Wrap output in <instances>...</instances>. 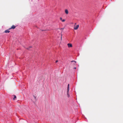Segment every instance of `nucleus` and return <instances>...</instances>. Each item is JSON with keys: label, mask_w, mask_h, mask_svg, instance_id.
Listing matches in <instances>:
<instances>
[{"label": "nucleus", "mask_w": 123, "mask_h": 123, "mask_svg": "<svg viewBox=\"0 0 123 123\" xmlns=\"http://www.w3.org/2000/svg\"><path fill=\"white\" fill-rule=\"evenodd\" d=\"M10 32V31H9V30L8 29L7 30H6L4 32L6 33H9Z\"/></svg>", "instance_id": "20e7f679"}, {"label": "nucleus", "mask_w": 123, "mask_h": 123, "mask_svg": "<svg viewBox=\"0 0 123 123\" xmlns=\"http://www.w3.org/2000/svg\"><path fill=\"white\" fill-rule=\"evenodd\" d=\"M58 62V60H56V61H55V62H56V63H57Z\"/></svg>", "instance_id": "ddd939ff"}, {"label": "nucleus", "mask_w": 123, "mask_h": 123, "mask_svg": "<svg viewBox=\"0 0 123 123\" xmlns=\"http://www.w3.org/2000/svg\"><path fill=\"white\" fill-rule=\"evenodd\" d=\"M75 62V63H76V62L75 61H71V62Z\"/></svg>", "instance_id": "9d476101"}, {"label": "nucleus", "mask_w": 123, "mask_h": 123, "mask_svg": "<svg viewBox=\"0 0 123 123\" xmlns=\"http://www.w3.org/2000/svg\"><path fill=\"white\" fill-rule=\"evenodd\" d=\"M69 84H68V88H67V95L68 96V97H69L70 96V95L68 94V92L69 91Z\"/></svg>", "instance_id": "f257e3e1"}, {"label": "nucleus", "mask_w": 123, "mask_h": 123, "mask_svg": "<svg viewBox=\"0 0 123 123\" xmlns=\"http://www.w3.org/2000/svg\"><path fill=\"white\" fill-rule=\"evenodd\" d=\"M79 27V25H77L75 27H74V29L75 30H77Z\"/></svg>", "instance_id": "7ed1b4c3"}, {"label": "nucleus", "mask_w": 123, "mask_h": 123, "mask_svg": "<svg viewBox=\"0 0 123 123\" xmlns=\"http://www.w3.org/2000/svg\"><path fill=\"white\" fill-rule=\"evenodd\" d=\"M12 29V28H11H11H9L8 29L9 30H10V29Z\"/></svg>", "instance_id": "9b49d317"}, {"label": "nucleus", "mask_w": 123, "mask_h": 123, "mask_svg": "<svg viewBox=\"0 0 123 123\" xmlns=\"http://www.w3.org/2000/svg\"><path fill=\"white\" fill-rule=\"evenodd\" d=\"M65 20L64 19H62V22H64L65 21Z\"/></svg>", "instance_id": "1a4fd4ad"}, {"label": "nucleus", "mask_w": 123, "mask_h": 123, "mask_svg": "<svg viewBox=\"0 0 123 123\" xmlns=\"http://www.w3.org/2000/svg\"><path fill=\"white\" fill-rule=\"evenodd\" d=\"M31 47H32L31 46H29V47H28V48H27V49L28 50H30V48Z\"/></svg>", "instance_id": "0eeeda50"}, {"label": "nucleus", "mask_w": 123, "mask_h": 123, "mask_svg": "<svg viewBox=\"0 0 123 123\" xmlns=\"http://www.w3.org/2000/svg\"><path fill=\"white\" fill-rule=\"evenodd\" d=\"M65 12L66 14H68V10L67 9H66L65 10Z\"/></svg>", "instance_id": "39448f33"}, {"label": "nucleus", "mask_w": 123, "mask_h": 123, "mask_svg": "<svg viewBox=\"0 0 123 123\" xmlns=\"http://www.w3.org/2000/svg\"><path fill=\"white\" fill-rule=\"evenodd\" d=\"M67 45H68V47L69 48L71 47H72V44L71 43H68V44Z\"/></svg>", "instance_id": "f03ea898"}, {"label": "nucleus", "mask_w": 123, "mask_h": 123, "mask_svg": "<svg viewBox=\"0 0 123 123\" xmlns=\"http://www.w3.org/2000/svg\"><path fill=\"white\" fill-rule=\"evenodd\" d=\"M76 67H74V69H76Z\"/></svg>", "instance_id": "4468645a"}, {"label": "nucleus", "mask_w": 123, "mask_h": 123, "mask_svg": "<svg viewBox=\"0 0 123 123\" xmlns=\"http://www.w3.org/2000/svg\"><path fill=\"white\" fill-rule=\"evenodd\" d=\"M16 27V26H15L14 25H13L11 27V28H12V29H14Z\"/></svg>", "instance_id": "423d86ee"}, {"label": "nucleus", "mask_w": 123, "mask_h": 123, "mask_svg": "<svg viewBox=\"0 0 123 123\" xmlns=\"http://www.w3.org/2000/svg\"><path fill=\"white\" fill-rule=\"evenodd\" d=\"M60 19L61 20V21H62V18L61 17L60 18Z\"/></svg>", "instance_id": "f8f14e48"}, {"label": "nucleus", "mask_w": 123, "mask_h": 123, "mask_svg": "<svg viewBox=\"0 0 123 123\" xmlns=\"http://www.w3.org/2000/svg\"><path fill=\"white\" fill-rule=\"evenodd\" d=\"M16 98V97L15 95L14 96V97L13 98V99H15V98Z\"/></svg>", "instance_id": "6e6552de"}]
</instances>
